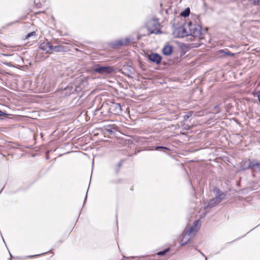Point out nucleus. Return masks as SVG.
I'll use <instances>...</instances> for the list:
<instances>
[{
  "mask_svg": "<svg viewBox=\"0 0 260 260\" xmlns=\"http://www.w3.org/2000/svg\"><path fill=\"white\" fill-rule=\"evenodd\" d=\"M200 226V224L199 221H196L193 223V226L190 228L189 232L186 233L184 237L180 241V243L181 246L186 244L191 239L194 233L199 230Z\"/></svg>",
  "mask_w": 260,
  "mask_h": 260,
  "instance_id": "1",
  "label": "nucleus"
},
{
  "mask_svg": "<svg viewBox=\"0 0 260 260\" xmlns=\"http://www.w3.org/2000/svg\"><path fill=\"white\" fill-rule=\"evenodd\" d=\"M187 25L188 36L190 35L198 37L201 34V26L199 25L193 24L191 22L186 23Z\"/></svg>",
  "mask_w": 260,
  "mask_h": 260,
  "instance_id": "2",
  "label": "nucleus"
},
{
  "mask_svg": "<svg viewBox=\"0 0 260 260\" xmlns=\"http://www.w3.org/2000/svg\"><path fill=\"white\" fill-rule=\"evenodd\" d=\"M92 70L98 73L110 74L114 71V69L110 66H101L99 64H94L92 67Z\"/></svg>",
  "mask_w": 260,
  "mask_h": 260,
  "instance_id": "3",
  "label": "nucleus"
},
{
  "mask_svg": "<svg viewBox=\"0 0 260 260\" xmlns=\"http://www.w3.org/2000/svg\"><path fill=\"white\" fill-rule=\"evenodd\" d=\"M148 30L151 34H158L159 31V24L156 19H152L149 21L147 24Z\"/></svg>",
  "mask_w": 260,
  "mask_h": 260,
  "instance_id": "4",
  "label": "nucleus"
},
{
  "mask_svg": "<svg viewBox=\"0 0 260 260\" xmlns=\"http://www.w3.org/2000/svg\"><path fill=\"white\" fill-rule=\"evenodd\" d=\"M213 192L216 197L210 201L209 203L210 206H213L216 203L220 202L224 198V194L223 193H220L218 188L214 189Z\"/></svg>",
  "mask_w": 260,
  "mask_h": 260,
  "instance_id": "5",
  "label": "nucleus"
},
{
  "mask_svg": "<svg viewBox=\"0 0 260 260\" xmlns=\"http://www.w3.org/2000/svg\"><path fill=\"white\" fill-rule=\"evenodd\" d=\"M187 32V25L185 24L183 26L176 28L173 32V34L176 37L182 38L188 36Z\"/></svg>",
  "mask_w": 260,
  "mask_h": 260,
  "instance_id": "6",
  "label": "nucleus"
},
{
  "mask_svg": "<svg viewBox=\"0 0 260 260\" xmlns=\"http://www.w3.org/2000/svg\"><path fill=\"white\" fill-rule=\"evenodd\" d=\"M40 48L44 51H47V52H49L50 51L53 50H54L55 51L58 50L57 49V46L53 47V46H51L48 43L42 44L40 45Z\"/></svg>",
  "mask_w": 260,
  "mask_h": 260,
  "instance_id": "7",
  "label": "nucleus"
},
{
  "mask_svg": "<svg viewBox=\"0 0 260 260\" xmlns=\"http://www.w3.org/2000/svg\"><path fill=\"white\" fill-rule=\"evenodd\" d=\"M111 109L113 110L115 114H118L121 113L122 110L119 104L114 103L111 106Z\"/></svg>",
  "mask_w": 260,
  "mask_h": 260,
  "instance_id": "8",
  "label": "nucleus"
},
{
  "mask_svg": "<svg viewBox=\"0 0 260 260\" xmlns=\"http://www.w3.org/2000/svg\"><path fill=\"white\" fill-rule=\"evenodd\" d=\"M149 59L154 62L157 63L160 61L161 58L159 55L157 54H151L149 55Z\"/></svg>",
  "mask_w": 260,
  "mask_h": 260,
  "instance_id": "9",
  "label": "nucleus"
},
{
  "mask_svg": "<svg viewBox=\"0 0 260 260\" xmlns=\"http://www.w3.org/2000/svg\"><path fill=\"white\" fill-rule=\"evenodd\" d=\"M163 53L166 55L171 54L172 52V47L170 46H165L162 50Z\"/></svg>",
  "mask_w": 260,
  "mask_h": 260,
  "instance_id": "10",
  "label": "nucleus"
},
{
  "mask_svg": "<svg viewBox=\"0 0 260 260\" xmlns=\"http://www.w3.org/2000/svg\"><path fill=\"white\" fill-rule=\"evenodd\" d=\"M190 10L189 8L186 9L181 14L182 16L187 17L189 15Z\"/></svg>",
  "mask_w": 260,
  "mask_h": 260,
  "instance_id": "11",
  "label": "nucleus"
},
{
  "mask_svg": "<svg viewBox=\"0 0 260 260\" xmlns=\"http://www.w3.org/2000/svg\"><path fill=\"white\" fill-rule=\"evenodd\" d=\"M249 1L254 4H260V0H249Z\"/></svg>",
  "mask_w": 260,
  "mask_h": 260,
  "instance_id": "12",
  "label": "nucleus"
},
{
  "mask_svg": "<svg viewBox=\"0 0 260 260\" xmlns=\"http://www.w3.org/2000/svg\"><path fill=\"white\" fill-rule=\"evenodd\" d=\"M36 34V32L35 31H32V32H31L30 33H29L26 37V39H27L29 37H30V36H34Z\"/></svg>",
  "mask_w": 260,
  "mask_h": 260,
  "instance_id": "13",
  "label": "nucleus"
},
{
  "mask_svg": "<svg viewBox=\"0 0 260 260\" xmlns=\"http://www.w3.org/2000/svg\"><path fill=\"white\" fill-rule=\"evenodd\" d=\"M168 249H166L165 250H164V251H160L159 252L157 253V254L159 255H164L167 251H168Z\"/></svg>",
  "mask_w": 260,
  "mask_h": 260,
  "instance_id": "14",
  "label": "nucleus"
},
{
  "mask_svg": "<svg viewBox=\"0 0 260 260\" xmlns=\"http://www.w3.org/2000/svg\"><path fill=\"white\" fill-rule=\"evenodd\" d=\"M159 149H167L166 147H160V146H159V147H156L155 149L156 150H158Z\"/></svg>",
  "mask_w": 260,
  "mask_h": 260,
  "instance_id": "15",
  "label": "nucleus"
},
{
  "mask_svg": "<svg viewBox=\"0 0 260 260\" xmlns=\"http://www.w3.org/2000/svg\"><path fill=\"white\" fill-rule=\"evenodd\" d=\"M6 115V114L5 113H4L2 111H0V116Z\"/></svg>",
  "mask_w": 260,
  "mask_h": 260,
  "instance_id": "16",
  "label": "nucleus"
}]
</instances>
